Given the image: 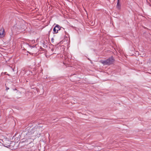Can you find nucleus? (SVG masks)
I'll use <instances>...</instances> for the list:
<instances>
[{
  "mask_svg": "<svg viewBox=\"0 0 151 151\" xmlns=\"http://www.w3.org/2000/svg\"><path fill=\"white\" fill-rule=\"evenodd\" d=\"M53 40H54L53 38H52V39H51V41H52V42H53Z\"/></svg>",
  "mask_w": 151,
  "mask_h": 151,
  "instance_id": "obj_7",
  "label": "nucleus"
},
{
  "mask_svg": "<svg viewBox=\"0 0 151 151\" xmlns=\"http://www.w3.org/2000/svg\"><path fill=\"white\" fill-rule=\"evenodd\" d=\"M5 36L4 30L3 29H1L0 30V37H3Z\"/></svg>",
  "mask_w": 151,
  "mask_h": 151,
  "instance_id": "obj_3",
  "label": "nucleus"
},
{
  "mask_svg": "<svg viewBox=\"0 0 151 151\" xmlns=\"http://www.w3.org/2000/svg\"><path fill=\"white\" fill-rule=\"evenodd\" d=\"M30 47L31 48H32L33 47H34V46H31Z\"/></svg>",
  "mask_w": 151,
  "mask_h": 151,
  "instance_id": "obj_9",
  "label": "nucleus"
},
{
  "mask_svg": "<svg viewBox=\"0 0 151 151\" xmlns=\"http://www.w3.org/2000/svg\"><path fill=\"white\" fill-rule=\"evenodd\" d=\"M114 61V59L112 57H111L106 60L101 61V63L103 64L104 65H109L112 64Z\"/></svg>",
  "mask_w": 151,
  "mask_h": 151,
  "instance_id": "obj_1",
  "label": "nucleus"
},
{
  "mask_svg": "<svg viewBox=\"0 0 151 151\" xmlns=\"http://www.w3.org/2000/svg\"><path fill=\"white\" fill-rule=\"evenodd\" d=\"M33 141V140L31 138H29L27 140H26V142H27V144H29L31 142H32Z\"/></svg>",
  "mask_w": 151,
  "mask_h": 151,
  "instance_id": "obj_4",
  "label": "nucleus"
},
{
  "mask_svg": "<svg viewBox=\"0 0 151 151\" xmlns=\"http://www.w3.org/2000/svg\"><path fill=\"white\" fill-rule=\"evenodd\" d=\"M9 89V88H8L7 87V88H6V90H8V89Z\"/></svg>",
  "mask_w": 151,
  "mask_h": 151,
  "instance_id": "obj_8",
  "label": "nucleus"
},
{
  "mask_svg": "<svg viewBox=\"0 0 151 151\" xmlns=\"http://www.w3.org/2000/svg\"><path fill=\"white\" fill-rule=\"evenodd\" d=\"M61 27L59 25L57 24L53 29V33H57L58 32V31L60 29Z\"/></svg>",
  "mask_w": 151,
  "mask_h": 151,
  "instance_id": "obj_2",
  "label": "nucleus"
},
{
  "mask_svg": "<svg viewBox=\"0 0 151 151\" xmlns=\"http://www.w3.org/2000/svg\"><path fill=\"white\" fill-rule=\"evenodd\" d=\"M117 7L118 9H120V4H119V0H118L117 5Z\"/></svg>",
  "mask_w": 151,
  "mask_h": 151,
  "instance_id": "obj_5",
  "label": "nucleus"
},
{
  "mask_svg": "<svg viewBox=\"0 0 151 151\" xmlns=\"http://www.w3.org/2000/svg\"><path fill=\"white\" fill-rule=\"evenodd\" d=\"M95 150L96 151H98L99 150H100V149L99 148V147L98 146H96L95 147Z\"/></svg>",
  "mask_w": 151,
  "mask_h": 151,
  "instance_id": "obj_6",
  "label": "nucleus"
}]
</instances>
